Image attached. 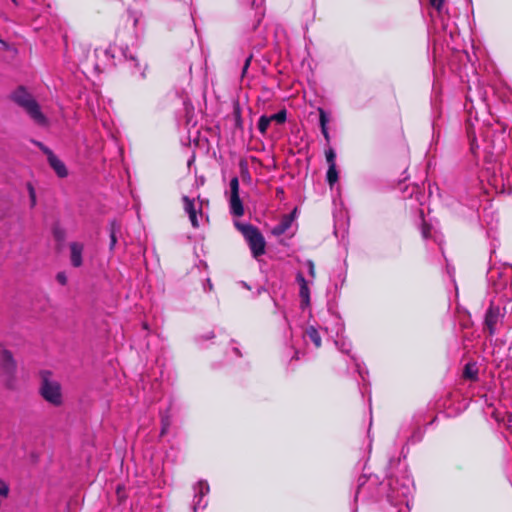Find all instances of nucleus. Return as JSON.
<instances>
[{"mask_svg":"<svg viewBox=\"0 0 512 512\" xmlns=\"http://www.w3.org/2000/svg\"><path fill=\"white\" fill-rule=\"evenodd\" d=\"M270 121H275L278 124H283L286 121L287 113L286 110H281L271 116H268Z\"/></svg>","mask_w":512,"mask_h":512,"instance_id":"18","label":"nucleus"},{"mask_svg":"<svg viewBox=\"0 0 512 512\" xmlns=\"http://www.w3.org/2000/svg\"><path fill=\"white\" fill-rule=\"evenodd\" d=\"M321 131H322V134L325 137V139L328 141L329 140V133H328L327 126H321Z\"/></svg>","mask_w":512,"mask_h":512,"instance_id":"28","label":"nucleus"},{"mask_svg":"<svg viewBox=\"0 0 512 512\" xmlns=\"http://www.w3.org/2000/svg\"><path fill=\"white\" fill-rule=\"evenodd\" d=\"M296 215V208L292 211V213L283 216L281 221L272 228V234L275 236L283 235L292 225Z\"/></svg>","mask_w":512,"mask_h":512,"instance_id":"9","label":"nucleus"},{"mask_svg":"<svg viewBox=\"0 0 512 512\" xmlns=\"http://www.w3.org/2000/svg\"><path fill=\"white\" fill-rule=\"evenodd\" d=\"M422 235H423L424 238H428V236H429V231L426 228V226H424L423 229H422Z\"/></svg>","mask_w":512,"mask_h":512,"instance_id":"30","label":"nucleus"},{"mask_svg":"<svg viewBox=\"0 0 512 512\" xmlns=\"http://www.w3.org/2000/svg\"><path fill=\"white\" fill-rule=\"evenodd\" d=\"M210 488L207 482L199 481L194 486V510L204 509L207 505L206 501H203V498L209 493Z\"/></svg>","mask_w":512,"mask_h":512,"instance_id":"5","label":"nucleus"},{"mask_svg":"<svg viewBox=\"0 0 512 512\" xmlns=\"http://www.w3.org/2000/svg\"><path fill=\"white\" fill-rule=\"evenodd\" d=\"M9 493V486L5 481L0 479V495L6 497Z\"/></svg>","mask_w":512,"mask_h":512,"instance_id":"22","label":"nucleus"},{"mask_svg":"<svg viewBox=\"0 0 512 512\" xmlns=\"http://www.w3.org/2000/svg\"><path fill=\"white\" fill-rule=\"evenodd\" d=\"M247 241L253 257L258 258L265 253L266 242L260 231L250 224H235Z\"/></svg>","mask_w":512,"mask_h":512,"instance_id":"2","label":"nucleus"},{"mask_svg":"<svg viewBox=\"0 0 512 512\" xmlns=\"http://www.w3.org/2000/svg\"><path fill=\"white\" fill-rule=\"evenodd\" d=\"M250 61H251V56H250V57H248V58L246 59V61H245V65H244V67H243V72H246V70L248 69V66H249V64H250Z\"/></svg>","mask_w":512,"mask_h":512,"instance_id":"29","label":"nucleus"},{"mask_svg":"<svg viewBox=\"0 0 512 512\" xmlns=\"http://www.w3.org/2000/svg\"><path fill=\"white\" fill-rule=\"evenodd\" d=\"M271 121L269 119L268 116L266 115H262L260 118H259V121H258V130L259 132L264 135L266 134L267 132V129L270 125Z\"/></svg>","mask_w":512,"mask_h":512,"instance_id":"17","label":"nucleus"},{"mask_svg":"<svg viewBox=\"0 0 512 512\" xmlns=\"http://www.w3.org/2000/svg\"><path fill=\"white\" fill-rule=\"evenodd\" d=\"M320 113V126H327L329 122V118L326 114V112L322 109L319 110Z\"/></svg>","mask_w":512,"mask_h":512,"instance_id":"23","label":"nucleus"},{"mask_svg":"<svg viewBox=\"0 0 512 512\" xmlns=\"http://www.w3.org/2000/svg\"><path fill=\"white\" fill-rule=\"evenodd\" d=\"M183 203H184V210L189 216V220L191 222V225L194 228L199 227L198 217L197 213H201V207H196L195 201L193 199H190L188 196H183Z\"/></svg>","mask_w":512,"mask_h":512,"instance_id":"7","label":"nucleus"},{"mask_svg":"<svg viewBox=\"0 0 512 512\" xmlns=\"http://www.w3.org/2000/svg\"><path fill=\"white\" fill-rule=\"evenodd\" d=\"M326 178L331 187L338 181V171L336 169V165H329Z\"/></svg>","mask_w":512,"mask_h":512,"instance_id":"15","label":"nucleus"},{"mask_svg":"<svg viewBox=\"0 0 512 512\" xmlns=\"http://www.w3.org/2000/svg\"><path fill=\"white\" fill-rule=\"evenodd\" d=\"M335 152L333 151V149H329L328 151H326V160H327V163L328 165H336L335 163Z\"/></svg>","mask_w":512,"mask_h":512,"instance_id":"20","label":"nucleus"},{"mask_svg":"<svg viewBox=\"0 0 512 512\" xmlns=\"http://www.w3.org/2000/svg\"><path fill=\"white\" fill-rule=\"evenodd\" d=\"M502 315L498 307L491 306L485 316V324L489 330L490 335L496 331V325L500 321Z\"/></svg>","mask_w":512,"mask_h":512,"instance_id":"8","label":"nucleus"},{"mask_svg":"<svg viewBox=\"0 0 512 512\" xmlns=\"http://www.w3.org/2000/svg\"><path fill=\"white\" fill-rule=\"evenodd\" d=\"M84 247L82 244L78 242H73L70 244V258L71 263L74 267H80L82 265V254H83Z\"/></svg>","mask_w":512,"mask_h":512,"instance_id":"12","label":"nucleus"},{"mask_svg":"<svg viewBox=\"0 0 512 512\" xmlns=\"http://www.w3.org/2000/svg\"><path fill=\"white\" fill-rule=\"evenodd\" d=\"M56 279L61 285L67 284V276L64 272H59L56 276Z\"/></svg>","mask_w":512,"mask_h":512,"instance_id":"24","label":"nucleus"},{"mask_svg":"<svg viewBox=\"0 0 512 512\" xmlns=\"http://www.w3.org/2000/svg\"><path fill=\"white\" fill-rule=\"evenodd\" d=\"M306 266L308 267V273L312 279L316 277L315 265L312 260L306 261Z\"/></svg>","mask_w":512,"mask_h":512,"instance_id":"21","label":"nucleus"},{"mask_svg":"<svg viewBox=\"0 0 512 512\" xmlns=\"http://www.w3.org/2000/svg\"><path fill=\"white\" fill-rule=\"evenodd\" d=\"M168 427H169L168 420L167 419H163L161 434H165L167 432V430H168Z\"/></svg>","mask_w":512,"mask_h":512,"instance_id":"26","label":"nucleus"},{"mask_svg":"<svg viewBox=\"0 0 512 512\" xmlns=\"http://www.w3.org/2000/svg\"><path fill=\"white\" fill-rule=\"evenodd\" d=\"M13 2H16L15 0H12Z\"/></svg>","mask_w":512,"mask_h":512,"instance_id":"31","label":"nucleus"},{"mask_svg":"<svg viewBox=\"0 0 512 512\" xmlns=\"http://www.w3.org/2000/svg\"><path fill=\"white\" fill-rule=\"evenodd\" d=\"M126 58H127V61L130 63V67H131L133 73H135V74L139 73L141 76L145 75L144 69H142L140 62L136 56L130 55L129 57L126 56Z\"/></svg>","mask_w":512,"mask_h":512,"instance_id":"14","label":"nucleus"},{"mask_svg":"<svg viewBox=\"0 0 512 512\" xmlns=\"http://www.w3.org/2000/svg\"><path fill=\"white\" fill-rule=\"evenodd\" d=\"M306 335L313 342L316 348H319L321 346V336L314 326H309L306 329Z\"/></svg>","mask_w":512,"mask_h":512,"instance_id":"13","label":"nucleus"},{"mask_svg":"<svg viewBox=\"0 0 512 512\" xmlns=\"http://www.w3.org/2000/svg\"><path fill=\"white\" fill-rule=\"evenodd\" d=\"M477 369L474 364H467L464 369V376L469 379L476 378Z\"/></svg>","mask_w":512,"mask_h":512,"instance_id":"19","label":"nucleus"},{"mask_svg":"<svg viewBox=\"0 0 512 512\" xmlns=\"http://www.w3.org/2000/svg\"><path fill=\"white\" fill-rule=\"evenodd\" d=\"M119 229L120 227L115 221L110 223V249H113L117 243L116 233L119 231Z\"/></svg>","mask_w":512,"mask_h":512,"instance_id":"16","label":"nucleus"},{"mask_svg":"<svg viewBox=\"0 0 512 512\" xmlns=\"http://www.w3.org/2000/svg\"><path fill=\"white\" fill-rule=\"evenodd\" d=\"M0 367L4 373L11 375L15 372L16 363L8 350H3L0 354Z\"/></svg>","mask_w":512,"mask_h":512,"instance_id":"10","label":"nucleus"},{"mask_svg":"<svg viewBox=\"0 0 512 512\" xmlns=\"http://www.w3.org/2000/svg\"><path fill=\"white\" fill-rule=\"evenodd\" d=\"M296 281L299 284V296L301 298V307L307 308L310 305V288L307 280L302 273H297Z\"/></svg>","mask_w":512,"mask_h":512,"instance_id":"6","label":"nucleus"},{"mask_svg":"<svg viewBox=\"0 0 512 512\" xmlns=\"http://www.w3.org/2000/svg\"><path fill=\"white\" fill-rule=\"evenodd\" d=\"M29 191H30V196H31V200H32V205H35L36 196H35V191L32 186H29Z\"/></svg>","mask_w":512,"mask_h":512,"instance_id":"27","label":"nucleus"},{"mask_svg":"<svg viewBox=\"0 0 512 512\" xmlns=\"http://www.w3.org/2000/svg\"><path fill=\"white\" fill-rule=\"evenodd\" d=\"M40 392L43 398L52 405L59 406L62 404L61 387L58 382L45 378Z\"/></svg>","mask_w":512,"mask_h":512,"instance_id":"3","label":"nucleus"},{"mask_svg":"<svg viewBox=\"0 0 512 512\" xmlns=\"http://www.w3.org/2000/svg\"><path fill=\"white\" fill-rule=\"evenodd\" d=\"M230 209L231 213L237 217H241L244 214V207L239 197V179L233 177L230 180Z\"/></svg>","mask_w":512,"mask_h":512,"instance_id":"4","label":"nucleus"},{"mask_svg":"<svg viewBox=\"0 0 512 512\" xmlns=\"http://www.w3.org/2000/svg\"><path fill=\"white\" fill-rule=\"evenodd\" d=\"M12 100L25 109L33 121L40 126H47L48 120L41 112L40 106L25 88L19 87L12 94Z\"/></svg>","mask_w":512,"mask_h":512,"instance_id":"1","label":"nucleus"},{"mask_svg":"<svg viewBox=\"0 0 512 512\" xmlns=\"http://www.w3.org/2000/svg\"><path fill=\"white\" fill-rule=\"evenodd\" d=\"M44 151L47 154L49 164L55 170L57 175L59 177H66L68 172L64 163L59 158H57L49 149H44Z\"/></svg>","mask_w":512,"mask_h":512,"instance_id":"11","label":"nucleus"},{"mask_svg":"<svg viewBox=\"0 0 512 512\" xmlns=\"http://www.w3.org/2000/svg\"><path fill=\"white\" fill-rule=\"evenodd\" d=\"M445 0H430L431 5L440 11L443 7Z\"/></svg>","mask_w":512,"mask_h":512,"instance_id":"25","label":"nucleus"}]
</instances>
